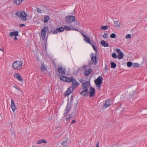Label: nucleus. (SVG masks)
<instances>
[{
	"label": "nucleus",
	"mask_w": 147,
	"mask_h": 147,
	"mask_svg": "<svg viewBox=\"0 0 147 147\" xmlns=\"http://www.w3.org/2000/svg\"><path fill=\"white\" fill-rule=\"evenodd\" d=\"M90 84V81H86L85 83L82 82V91L79 90L80 94L84 96H88L89 94V91L88 88Z\"/></svg>",
	"instance_id": "obj_1"
},
{
	"label": "nucleus",
	"mask_w": 147,
	"mask_h": 147,
	"mask_svg": "<svg viewBox=\"0 0 147 147\" xmlns=\"http://www.w3.org/2000/svg\"><path fill=\"white\" fill-rule=\"evenodd\" d=\"M16 14L18 17L21 18L23 20L25 21L26 20L27 15L25 11H17L16 13Z\"/></svg>",
	"instance_id": "obj_2"
},
{
	"label": "nucleus",
	"mask_w": 147,
	"mask_h": 147,
	"mask_svg": "<svg viewBox=\"0 0 147 147\" xmlns=\"http://www.w3.org/2000/svg\"><path fill=\"white\" fill-rule=\"evenodd\" d=\"M103 79L101 76H99L94 81L96 87L98 90L100 89L101 84L102 82Z\"/></svg>",
	"instance_id": "obj_3"
},
{
	"label": "nucleus",
	"mask_w": 147,
	"mask_h": 147,
	"mask_svg": "<svg viewBox=\"0 0 147 147\" xmlns=\"http://www.w3.org/2000/svg\"><path fill=\"white\" fill-rule=\"evenodd\" d=\"M22 61H16L13 63L12 67H13L16 69H20L22 68Z\"/></svg>",
	"instance_id": "obj_4"
},
{
	"label": "nucleus",
	"mask_w": 147,
	"mask_h": 147,
	"mask_svg": "<svg viewBox=\"0 0 147 147\" xmlns=\"http://www.w3.org/2000/svg\"><path fill=\"white\" fill-rule=\"evenodd\" d=\"M75 16H67L65 18V21L67 23H71L75 20Z\"/></svg>",
	"instance_id": "obj_5"
},
{
	"label": "nucleus",
	"mask_w": 147,
	"mask_h": 147,
	"mask_svg": "<svg viewBox=\"0 0 147 147\" xmlns=\"http://www.w3.org/2000/svg\"><path fill=\"white\" fill-rule=\"evenodd\" d=\"M58 65V68L57 69V72H58L59 74V75L61 76L63 75H65L66 73L65 69L62 66H61L59 67Z\"/></svg>",
	"instance_id": "obj_6"
},
{
	"label": "nucleus",
	"mask_w": 147,
	"mask_h": 147,
	"mask_svg": "<svg viewBox=\"0 0 147 147\" xmlns=\"http://www.w3.org/2000/svg\"><path fill=\"white\" fill-rule=\"evenodd\" d=\"M48 30V28L47 26L44 27L41 30V35L43 40L45 38L46 33Z\"/></svg>",
	"instance_id": "obj_7"
},
{
	"label": "nucleus",
	"mask_w": 147,
	"mask_h": 147,
	"mask_svg": "<svg viewBox=\"0 0 147 147\" xmlns=\"http://www.w3.org/2000/svg\"><path fill=\"white\" fill-rule=\"evenodd\" d=\"M116 51L118 53L117 55L118 58L119 59H122L124 56V55L122 52L121 50L119 49H116Z\"/></svg>",
	"instance_id": "obj_8"
},
{
	"label": "nucleus",
	"mask_w": 147,
	"mask_h": 147,
	"mask_svg": "<svg viewBox=\"0 0 147 147\" xmlns=\"http://www.w3.org/2000/svg\"><path fill=\"white\" fill-rule=\"evenodd\" d=\"M95 89L93 87H91L89 90V97H91L94 96L95 95Z\"/></svg>",
	"instance_id": "obj_9"
},
{
	"label": "nucleus",
	"mask_w": 147,
	"mask_h": 147,
	"mask_svg": "<svg viewBox=\"0 0 147 147\" xmlns=\"http://www.w3.org/2000/svg\"><path fill=\"white\" fill-rule=\"evenodd\" d=\"M90 57L92 61L93 62L94 64L96 65L97 64V61L96 59V53L95 54V55L93 54H91Z\"/></svg>",
	"instance_id": "obj_10"
},
{
	"label": "nucleus",
	"mask_w": 147,
	"mask_h": 147,
	"mask_svg": "<svg viewBox=\"0 0 147 147\" xmlns=\"http://www.w3.org/2000/svg\"><path fill=\"white\" fill-rule=\"evenodd\" d=\"M78 104V102H77L76 103L75 105V107L74 109V110L71 113V114H70L69 115V117L66 119L67 121H70L69 119L71 118H73V116L72 114L73 115L74 113H76V107L77 105Z\"/></svg>",
	"instance_id": "obj_11"
},
{
	"label": "nucleus",
	"mask_w": 147,
	"mask_h": 147,
	"mask_svg": "<svg viewBox=\"0 0 147 147\" xmlns=\"http://www.w3.org/2000/svg\"><path fill=\"white\" fill-rule=\"evenodd\" d=\"M14 78L22 82L23 81V79L22 77L21 76L20 74L18 73H16L14 75Z\"/></svg>",
	"instance_id": "obj_12"
},
{
	"label": "nucleus",
	"mask_w": 147,
	"mask_h": 147,
	"mask_svg": "<svg viewBox=\"0 0 147 147\" xmlns=\"http://www.w3.org/2000/svg\"><path fill=\"white\" fill-rule=\"evenodd\" d=\"M65 78L66 79L65 82H74L75 81V79L73 77H72L71 78H68L67 77H63Z\"/></svg>",
	"instance_id": "obj_13"
},
{
	"label": "nucleus",
	"mask_w": 147,
	"mask_h": 147,
	"mask_svg": "<svg viewBox=\"0 0 147 147\" xmlns=\"http://www.w3.org/2000/svg\"><path fill=\"white\" fill-rule=\"evenodd\" d=\"M72 85H71V88H72V90L74 89H75L76 87H77L79 84V83L76 80H75V81L74 82H71Z\"/></svg>",
	"instance_id": "obj_14"
},
{
	"label": "nucleus",
	"mask_w": 147,
	"mask_h": 147,
	"mask_svg": "<svg viewBox=\"0 0 147 147\" xmlns=\"http://www.w3.org/2000/svg\"><path fill=\"white\" fill-rule=\"evenodd\" d=\"M68 103L69 102H68L67 105V107L65 109L63 113L64 116L65 117L67 116V115L70 111V110H69L70 107H69V108H68Z\"/></svg>",
	"instance_id": "obj_15"
},
{
	"label": "nucleus",
	"mask_w": 147,
	"mask_h": 147,
	"mask_svg": "<svg viewBox=\"0 0 147 147\" xmlns=\"http://www.w3.org/2000/svg\"><path fill=\"white\" fill-rule=\"evenodd\" d=\"M11 107L14 113H15V111L16 109V107L15 105L14 100L12 99L11 100Z\"/></svg>",
	"instance_id": "obj_16"
},
{
	"label": "nucleus",
	"mask_w": 147,
	"mask_h": 147,
	"mask_svg": "<svg viewBox=\"0 0 147 147\" xmlns=\"http://www.w3.org/2000/svg\"><path fill=\"white\" fill-rule=\"evenodd\" d=\"M111 99L110 98H109L107 100L105 101L104 104V107L106 108L108 107L109 106L111 105L110 101Z\"/></svg>",
	"instance_id": "obj_17"
},
{
	"label": "nucleus",
	"mask_w": 147,
	"mask_h": 147,
	"mask_svg": "<svg viewBox=\"0 0 147 147\" xmlns=\"http://www.w3.org/2000/svg\"><path fill=\"white\" fill-rule=\"evenodd\" d=\"M64 30V27L63 28L62 27H61L59 28H57L53 32V33L57 34L58 33V32H63Z\"/></svg>",
	"instance_id": "obj_18"
},
{
	"label": "nucleus",
	"mask_w": 147,
	"mask_h": 147,
	"mask_svg": "<svg viewBox=\"0 0 147 147\" xmlns=\"http://www.w3.org/2000/svg\"><path fill=\"white\" fill-rule=\"evenodd\" d=\"M19 32L18 31L11 32L9 34L11 37H12L13 36H17L18 35Z\"/></svg>",
	"instance_id": "obj_19"
},
{
	"label": "nucleus",
	"mask_w": 147,
	"mask_h": 147,
	"mask_svg": "<svg viewBox=\"0 0 147 147\" xmlns=\"http://www.w3.org/2000/svg\"><path fill=\"white\" fill-rule=\"evenodd\" d=\"M100 43L101 45L104 47H108L109 46V43L104 40H102Z\"/></svg>",
	"instance_id": "obj_20"
},
{
	"label": "nucleus",
	"mask_w": 147,
	"mask_h": 147,
	"mask_svg": "<svg viewBox=\"0 0 147 147\" xmlns=\"http://www.w3.org/2000/svg\"><path fill=\"white\" fill-rule=\"evenodd\" d=\"M73 90H72L71 91H70V87H69L67 89V90L64 93V94L65 96H68L71 93V92Z\"/></svg>",
	"instance_id": "obj_21"
},
{
	"label": "nucleus",
	"mask_w": 147,
	"mask_h": 147,
	"mask_svg": "<svg viewBox=\"0 0 147 147\" xmlns=\"http://www.w3.org/2000/svg\"><path fill=\"white\" fill-rule=\"evenodd\" d=\"M24 0H14L13 3L16 5H19Z\"/></svg>",
	"instance_id": "obj_22"
},
{
	"label": "nucleus",
	"mask_w": 147,
	"mask_h": 147,
	"mask_svg": "<svg viewBox=\"0 0 147 147\" xmlns=\"http://www.w3.org/2000/svg\"><path fill=\"white\" fill-rule=\"evenodd\" d=\"M92 72V70L90 69H89L87 71H85L84 72V75L85 76H88L89 74H91Z\"/></svg>",
	"instance_id": "obj_23"
},
{
	"label": "nucleus",
	"mask_w": 147,
	"mask_h": 147,
	"mask_svg": "<svg viewBox=\"0 0 147 147\" xmlns=\"http://www.w3.org/2000/svg\"><path fill=\"white\" fill-rule=\"evenodd\" d=\"M84 37L85 38L84 40L85 41H86L88 43H90V37H88L86 35L84 36Z\"/></svg>",
	"instance_id": "obj_24"
},
{
	"label": "nucleus",
	"mask_w": 147,
	"mask_h": 147,
	"mask_svg": "<svg viewBox=\"0 0 147 147\" xmlns=\"http://www.w3.org/2000/svg\"><path fill=\"white\" fill-rule=\"evenodd\" d=\"M64 30L67 31H69L70 30H73L74 29L71 28L70 26H65L64 27Z\"/></svg>",
	"instance_id": "obj_25"
},
{
	"label": "nucleus",
	"mask_w": 147,
	"mask_h": 147,
	"mask_svg": "<svg viewBox=\"0 0 147 147\" xmlns=\"http://www.w3.org/2000/svg\"><path fill=\"white\" fill-rule=\"evenodd\" d=\"M114 24L115 26L119 27L120 26V23L119 22V21H113Z\"/></svg>",
	"instance_id": "obj_26"
},
{
	"label": "nucleus",
	"mask_w": 147,
	"mask_h": 147,
	"mask_svg": "<svg viewBox=\"0 0 147 147\" xmlns=\"http://www.w3.org/2000/svg\"><path fill=\"white\" fill-rule=\"evenodd\" d=\"M49 19V17L48 16H45L44 17V22H47Z\"/></svg>",
	"instance_id": "obj_27"
},
{
	"label": "nucleus",
	"mask_w": 147,
	"mask_h": 147,
	"mask_svg": "<svg viewBox=\"0 0 147 147\" xmlns=\"http://www.w3.org/2000/svg\"><path fill=\"white\" fill-rule=\"evenodd\" d=\"M111 67L112 68H115L117 66L116 64L114 62H111Z\"/></svg>",
	"instance_id": "obj_28"
},
{
	"label": "nucleus",
	"mask_w": 147,
	"mask_h": 147,
	"mask_svg": "<svg viewBox=\"0 0 147 147\" xmlns=\"http://www.w3.org/2000/svg\"><path fill=\"white\" fill-rule=\"evenodd\" d=\"M59 76L60 77V79L62 81H63L65 82V80H66V79L64 77H65V76H61L60 75H59Z\"/></svg>",
	"instance_id": "obj_29"
},
{
	"label": "nucleus",
	"mask_w": 147,
	"mask_h": 147,
	"mask_svg": "<svg viewBox=\"0 0 147 147\" xmlns=\"http://www.w3.org/2000/svg\"><path fill=\"white\" fill-rule=\"evenodd\" d=\"M46 69H47V68H45V66L44 62H43V63L42 64L41 70L44 71Z\"/></svg>",
	"instance_id": "obj_30"
},
{
	"label": "nucleus",
	"mask_w": 147,
	"mask_h": 147,
	"mask_svg": "<svg viewBox=\"0 0 147 147\" xmlns=\"http://www.w3.org/2000/svg\"><path fill=\"white\" fill-rule=\"evenodd\" d=\"M140 65L138 63H133L132 67L134 68H136L139 67Z\"/></svg>",
	"instance_id": "obj_31"
},
{
	"label": "nucleus",
	"mask_w": 147,
	"mask_h": 147,
	"mask_svg": "<svg viewBox=\"0 0 147 147\" xmlns=\"http://www.w3.org/2000/svg\"><path fill=\"white\" fill-rule=\"evenodd\" d=\"M132 63L131 61H129L127 63V65L128 67H130L131 66H133Z\"/></svg>",
	"instance_id": "obj_32"
},
{
	"label": "nucleus",
	"mask_w": 147,
	"mask_h": 147,
	"mask_svg": "<svg viewBox=\"0 0 147 147\" xmlns=\"http://www.w3.org/2000/svg\"><path fill=\"white\" fill-rule=\"evenodd\" d=\"M67 141L66 140H65L62 142L61 143V144L64 146H67Z\"/></svg>",
	"instance_id": "obj_33"
},
{
	"label": "nucleus",
	"mask_w": 147,
	"mask_h": 147,
	"mask_svg": "<svg viewBox=\"0 0 147 147\" xmlns=\"http://www.w3.org/2000/svg\"><path fill=\"white\" fill-rule=\"evenodd\" d=\"M56 28L55 27H51L50 29V32H51L53 34H54L53 32L55 30Z\"/></svg>",
	"instance_id": "obj_34"
},
{
	"label": "nucleus",
	"mask_w": 147,
	"mask_h": 147,
	"mask_svg": "<svg viewBox=\"0 0 147 147\" xmlns=\"http://www.w3.org/2000/svg\"><path fill=\"white\" fill-rule=\"evenodd\" d=\"M116 37V35L114 33H112L110 35V37L112 38H115Z\"/></svg>",
	"instance_id": "obj_35"
},
{
	"label": "nucleus",
	"mask_w": 147,
	"mask_h": 147,
	"mask_svg": "<svg viewBox=\"0 0 147 147\" xmlns=\"http://www.w3.org/2000/svg\"><path fill=\"white\" fill-rule=\"evenodd\" d=\"M108 26H102L101 28L103 30H105L108 28Z\"/></svg>",
	"instance_id": "obj_36"
},
{
	"label": "nucleus",
	"mask_w": 147,
	"mask_h": 147,
	"mask_svg": "<svg viewBox=\"0 0 147 147\" xmlns=\"http://www.w3.org/2000/svg\"><path fill=\"white\" fill-rule=\"evenodd\" d=\"M92 46L94 49V50L95 51L96 53L97 52V50L96 49V47L94 45H92Z\"/></svg>",
	"instance_id": "obj_37"
},
{
	"label": "nucleus",
	"mask_w": 147,
	"mask_h": 147,
	"mask_svg": "<svg viewBox=\"0 0 147 147\" xmlns=\"http://www.w3.org/2000/svg\"><path fill=\"white\" fill-rule=\"evenodd\" d=\"M112 57L113 58H117V55L116 53H113L112 55Z\"/></svg>",
	"instance_id": "obj_38"
},
{
	"label": "nucleus",
	"mask_w": 147,
	"mask_h": 147,
	"mask_svg": "<svg viewBox=\"0 0 147 147\" xmlns=\"http://www.w3.org/2000/svg\"><path fill=\"white\" fill-rule=\"evenodd\" d=\"M131 37V34H128L126 35L125 38L127 39H128L130 38Z\"/></svg>",
	"instance_id": "obj_39"
},
{
	"label": "nucleus",
	"mask_w": 147,
	"mask_h": 147,
	"mask_svg": "<svg viewBox=\"0 0 147 147\" xmlns=\"http://www.w3.org/2000/svg\"><path fill=\"white\" fill-rule=\"evenodd\" d=\"M36 10L37 11L38 13H42V11L40 8L37 7Z\"/></svg>",
	"instance_id": "obj_40"
},
{
	"label": "nucleus",
	"mask_w": 147,
	"mask_h": 147,
	"mask_svg": "<svg viewBox=\"0 0 147 147\" xmlns=\"http://www.w3.org/2000/svg\"><path fill=\"white\" fill-rule=\"evenodd\" d=\"M42 143V140H38L37 142V144H40Z\"/></svg>",
	"instance_id": "obj_41"
},
{
	"label": "nucleus",
	"mask_w": 147,
	"mask_h": 147,
	"mask_svg": "<svg viewBox=\"0 0 147 147\" xmlns=\"http://www.w3.org/2000/svg\"><path fill=\"white\" fill-rule=\"evenodd\" d=\"M134 96V92H133L131 94H129V96L130 98H132Z\"/></svg>",
	"instance_id": "obj_42"
},
{
	"label": "nucleus",
	"mask_w": 147,
	"mask_h": 147,
	"mask_svg": "<svg viewBox=\"0 0 147 147\" xmlns=\"http://www.w3.org/2000/svg\"><path fill=\"white\" fill-rule=\"evenodd\" d=\"M13 87L17 89L18 90L21 91L17 87V86L16 85L13 86Z\"/></svg>",
	"instance_id": "obj_43"
},
{
	"label": "nucleus",
	"mask_w": 147,
	"mask_h": 147,
	"mask_svg": "<svg viewBox=\"0 0 147 147\" xmlns=\"http://www.w3.org/2000/svg\"><path fill=\"white\" fill-rule=\"evenodd\" d=\"M108 35L107 34L105 33L103 35V37L105 38H106L107 37Z\"/></svg>",
	"instance_id": "obj_44"
},
{
	"label": "nucleus",
	"mask_w": 147,
	"mask_h": 147,
	"mask_svg": "<svg viewBox=\"0 0 147 147\" xmlns=\"http://www.w3.org/2000/svg\"><path fill=\"white\" fill-rule=\"evenodd\" d=\"M73 100V96L72 95L70 98V102H71V103L72 102V101Z\"/></svg>",
	"instance_id": "obj_45"
},
{
	"label": "nucleus",
	"mask_w": 147,
	"mask_h": 147,
	"mask_svg": "<svg viewBox=\"0 0 147 147\" xmlns=\"http://www.w3.org/2000/svg\"><path fill=\"white\" fill-rule=\"evenodd\" d=\"M42 143H44L45 144L47 143V142L45 140V139L42 140Z\"/></svg>",
	"instance_id": "obj_46"
},
{
	"label": "nucleus",
	"mask_w": 147,
	"mask_h": 147,
	"mask_svg": "<svg viewBox=\"0 0 147 147\" xmlns=\"http://www.w3.org/2000/svg\"><path fill=\"white\" fill-rule=\"evenodd\" d=\"M94 41H92V42H91L90 41V43H89L92 46V45H94Z\"/></svg>",
	"instance_id": "obj_47"
},
{
	"label": "nucleus",
	"mask_w": 147,
	"mask_h": 147,
	"mask_svg": "<svg viewBox=\"0 0 147 147\" xmlns=\"http://www.w3.org/2000/svg\"><path fill=\"white\" fill-rule=\"evenodd\" d=\"M96 147H99V142L98 141L97 142V143L96 145Z\"/></svg>",
	"instance_id": "obj_48"
},
{
	"label": "nucleus",
	"mask_w": 147,
	"mask_h": 147,
	"mask_svg": "<svg viewBox=\"0 0 147 147\" xmlns=\"http://www.w3.org/2000/svg\"><path fill=\"white\" fill-rule=\"evenodd\" d=\"M76 122V121L75 120H73L71 121V124L74 123Z\"/></svg>",
	"instance_id": "obj_49"
},
{
	"label": "nucleus",
	"mask_w": 147,
	"mask_h": 147,
	"mask_svg": "<svg viewBox=\"0 0 147 147\" xmlns=\"http://www.w3.org/2000/svg\"><path fill=\"white\" fill-rule=\"evenodd\" d=\"M79 81L80 82H83L84 81V80L83 79L80 78V80H79Z\"/></svg>",
	"instance_id": "obj_50"
},
{
	"label": "nucleus",
	"mask_w": 147,
	"mask_h": 147,
	"mask_svg": "<svg viewBox=\"0 0 147 147\" xmlns=\"http://www.w3.org/2000/svg\"><path fill=\"white\" fill-rule=\"evenodd\" d=\"M25 24H21L20 25V27H22V26H25Z\"/></svg>",
	"instance_id": "obj_51"
},
{
	"label": "nucleus",
	"mask_w": 147,
	"mask_h": 147,
	"mask_svg": "<svg viewBox=\"0 0 147 147\" xmlns=\"http://www.w3.org/2000/svg\"><path fill=\"white\" fill-rule=\"evenodd\" d=\"M81 33L82 34V35L84 37V36H86V35H84V34L83 33L82 31H80Z\"/></svg>",
	"instance_id": "obj_52"
},
{
	"label": "nucleus",
	"mask_w": 147,
	"mask_h": 147,
	"mask_svg": "<svg viewBox=\"0 0 147 147\" xmlns=\"http://www.w3.org/2000/svg\"><path fill=\"white\" fill-rule=\"evenodd\" d=\"M14 39L15 40H17V36H15L14 37Z\"/></svg>",
	"instance_id": "obj_53"
},
{
	"label": "nucleus",
	"mask_w": 147,
	"mask_h": 147,
	"mask_svg": "<svg viewBox=\"0 0 147 147\" xmlns=\"http://www.w3.org/2000/svg\"><path fill=\"white\" fill-rule=\"evenodd\" d=\"M0 51H2L3 52L4 51V49H0Z\"/></svg>",
	"instance_id": "obj_54"
},
{
	"label": "nucleus",
	"mask_w": 147,
	"mask_h": 147,
	"mask_svg": "<svg viewBox=\"0 0 147 147\" xmlns=\"http://www.w3.org/2000/svg\"><path fill=\"white\" fill-rule=\"evenodd\" d=\"M74 30H75L76 31H78L76 28H75V29H74Z\"/></svg>",
	"instance_id": "obj_55"
},
{
	"label": "nucleus",
	"mask_w": 147,
	"mask_h": 147,
	"mask_svg": "<svg viewBox=\"0 0 147 147\" xmlns=\"http://www.w3.org/2000/svg\"><path fill=\"white\" fill-rule=\"evenodd\" d=\"M55 138L56 139H58V137H57V136H55Z\"/></svg>",
	"instance_id": "obj_56"
},
{
	"label": "nucleus",
	"mask_w": 147,
	"mask_h": 147,
	"mask_svg": "<svg viewBox=\"0 0 147 147\" xmlns=\"http://www.w3.org/2000/svg\"><path fill=\"white\" fill-rule=\"evenodd\" d=\"M105 69H107V66L106 65L105 67Z\"/></svg>",
	"instance_id": "obj_57"
},
{
	"label": "nucleus",
	"mask_w": 147,
	"mask_h": 147,
	"mask_svg": "<svg viewBox=\"0 0 147 147\" xmlns=\"http://www.w3.org/2000/svg\"><path fill=\"white\" fill-rule=\"evenodd\" d=\"M63 147H67V146H64Z\"/></svg>",
	"instance_id": "obj_58"
}]
</instances>
